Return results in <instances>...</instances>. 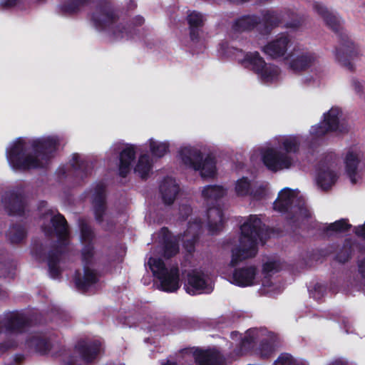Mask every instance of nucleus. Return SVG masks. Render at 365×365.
<instances>
[{
  "label": "nucleus",
  "instance_id": "f257e3e1",
  "mask_svg": "<svg viewBox=\"0 0 365 365\" xmlns=\"http://www.w3.org/2000/svg\"><path fill=\"white\" fill-rule=\"evenodd\" d=\"M62 140L63 136L58 134L17 138L6 148L7 162L14 171L44 168L53 158Z\"/></svg>",
  "mask_w": 365,
  "mask_h": 365
},
{
  "label": "nucleus",
  "instance_id": "f03ea898",
  "mask_svg": "<svg viewBox=\"0 0 365 365\" xmlns=\"http://www.w3.org/2000/svg\"><path fill=\"white\" fill-rule=\"evenodd\" d=\"M39 207L41 212L43 208H46V202H41ZM43 220L42 230L46 235H56L58 242L53 250L48 252L46 257L43 247L36 246L33 248L31 254L38 262L46 260L49 276L53 279H58L63 268L62 254L65 252L66 247L69 244V235L67 222L63 215L54 209H45L42 212Z\"/></svg>",
  "mask_w": 365,
  "mask_h": 365
},
{
  "label": "nucleus",
  "instance_id": "7ed1b4c3",
  "mask_svg": "<svg viewBox=\"0 0 365 365\" xmlns=\"http://www.w3.org/2000/svg\"><path fill=\"white\" fill-rule=\"evenodd\" d=\"M301 141L299 135H277L255 148L250 160L254 162L259 156L263 165L273 173L293 169L297 165L294 155L299 151Z\"/></svg>",
  "mask_w": 365,
  "mask_h": 365
},
{
  "label": "nucleus",
  "instance_id": "20e7f679",
  "mask_svg": "<svg viewBox=\"0 0 365 365\" xmlns=\"http://www.w3.org/2000/svg\"><path fill=\"white\" fill-rule=\"evenodd\" d=\"M218 53L222 56H233L244 68L252 71L259 81L273 83L281 79V71L278 66L267 63L257 51L245 53L242 50L223 42L219 45Z\"/></svg>",
  "mask_w": 365,
  "mask_h": 365
},
{
  "label": "nucleus",
  "instance_id": "39448f33",
  "mask_svg": "<svg viewBox=\"0 0 365 365\" xmlns=\"http://www.w3.org/2000/svg\"><path fill=\"white\" fill-rule=\"evenodd\" d=\"M240 245L232 252V259L228 267L236 266L240 261L255 256L257 245L264 243L262 221L257 215H250L241 227Z\"/></svg>",
  "mask_w": 365,
  "mask_h": 365
},
{
  "label": "nucleus",
  "instance_id": "423d86ee",
  "mask_svg": "<svg viewBox=\"0 0 365 365\" xmlns=\"http://www.w3.org/2000/svg\"><path fill=\"white\" fill-rule=\"evenodd\" d=\"M81 229V241L83 245L81 252L84 272L76 277L75 282L77 288L83 292H93L100 288L99 276L97 272L89 267L94 260V250L92 245L93 232L90 226L84 221L79 222Z\"/></svg>",
  "mask_w": 365,
  "mask_h": 365
},
{
  "label": "nucleus",
  "instance_id": "0eeeda50",
  "mask_svg": "<svg viewBox=\"0 0 365 365\" xmlns=\"http://www.w3.org/2000/svg\"><path fill=\"white\" fill-rule=\"evenodd\" d=\"M234 341L240 339L239 348L235 350V356H241L252 349L257 341H260L259 352L262 356L268 357L275 350L277 336L264 328H253L247 330L243 336L237 332L232 331L230 334Z\"/></svg>",
  "mask_w": 365,
  "mask_h": 365
},
{
  "label": "nucleus",
  "instance_id": "6e6552de",
  "mask_svg": "<svg viewBox=\"0 0 365 365\" xmlns=\"http://www.w3.org/2000/svg\"><path fill=\"white\" fill-rule=\"evenodd\" d=\"M227 189L220 185H208L202 187V204L206 207V221L208 231L213 235L219 232L223 225L224 218L217 201L225 197Z\"/></svg>",
  "mask_w": 365,
  "mask_h": 365
},
{
  "label": "nucleus",
  "instance_id": "1a4fd4ad",
  "mask_svg": "<svg viewBox=\"0 0 365 365\" xmlns=\"http://www.w3.org/2000/svg\"><path fill=\"white\" fill-rule=\"evenodd\" d=\"M273 208L279 212L289 214L291 217L297 220L311 216V212L299 191L288 187L282 189L279 192L278 197L273 203Z\"/></svg>",
  "mask_w": 365,
  "mask_h": 365
},
{
  "label": "nucleus",
  "instance_id": "9d476101",
  "mask_svg": "<svg viewBox=\"0 0 365 365\" xmlns=\"http://www.w3.org/2000/svg\"><path fill=\"white\" fill-rule=\"evenodd\" d=\"M145 266L160 282V289L167 292H174L180 288V274L177 266H168L153 254L148 258Z\"/></svg>",
  "mask_w": 365,
  "mask_h": 365
},
{
  "label": "nucleus",
  "instance_id": "9b49d317",
  "mask_svg": "<svg viewBox=\"0 0 365 365\" xmlns=\"http://www.w3.org/2000/svg\"><path fill=\"white\" fill-rule=\"evenodd\" d=\"M284 19V14L282 12L279 13L269 10L263 12L262 21H259V18L256 16H244L236 19L232 24V35L234 37L237 33L250 31L259 24H262L264 27L263 34L267 35L274 27L278 26Z\"/></svg>",
  "mask_w": 365,
  "mask_h": 365
},
{
  "label": "nucleus",
  "instance_id": "f8f14e48",
  "mask_svg": "<svg viewBox=\"0 0 365 365\" xmlns=\"http://www.w3.org/2000/svg\"><path fill=\"white\" fill-rule=\"evenodd\" d=\"M143 145L125 143L123 141L114 143L107 153V159L110 160L113 155H118V174L125 178L130 172L136 152L142 149Z\"/></svg>",
  "mask_w": 365,
  "mask_h": 365
},
{
  "label": "nucleus",
  "instance_id": "ddd939ff",
  "mask_svg": "<svg viewBox=\"0 0 365 365\" xmlns=\"http://www.w3.org/2000/svg\"><path fill=\"white\" fill-rule=\"evenodd\" d=\"M184 289L190 295L210 294L214 289V277L207 269H195L187 275Z\"/></svg>",
  "mask_w": 365,
  "mask_h": 365
},
{
  "label": "nucleus",
  "instance_id": "4468645a",
  "mask_svg": "<svg viewBox=\"0 0 365 365\" xmlns=\"http://www.w3.org/2000/svg\"><path fill=\"white\" fill-rule=\"evenodd\" d=\"M92 22L97 30L106 32L113 40L130 38L127 29L122 25L116 24L111 14L97 11L92 16Z\"/></svg>",
  "mask_w": 365,
  "mask_h": 365
},
{
  "label": "nucleus",
  "instance_id": "2eb2a0df",
  "mask_svg": "<svg viewBox=\"0 0 365 365\" xmlns=\"http://www.w3.org/2000/svg\"><path fill=\"white\" fill-rule=\"evenodd\" d=\"M28 324V318L20 312H8L0 317V332L4 330L9 337L16 338L26 331Z\"/></svg>",
  "mask_w": 365,
  "mask_h": 365
},
{
  "label": "nucleus",
  "instance_id": "dca6fc26",
  "mask_svg": "<svg viewBox=\"0 0 365 365\" xmlns=\"http://www.w3.org/2000/svg\"><path fill=\"white\" fill-rule=\"evenodd\" d=\"M318 62L315 53L300 46H296L286 57V63L289 69L294 73L315 66Z\"/></svg>",
  "mask_w": 365,
  "mask_h": 365
},
{
  "label": "nucleus",
  "instance_id": "f3484780",
  "mask_svg": "<svg viewBox=\"0 0 365 365\" xmlns=\"http://www.w3.org/2000/svg\"><path fill=\"white\" fill-rule=\"evenodd\" d=\"M222 274L230 283L241 287L254 286L259 282L258 270L253 265L236 268L232 273L223 271Z\"/></svg>",
  "mask_w": 365,
  "mask_h": 365
},
{
  "label": "nucleus",
  "instance_id": "a211bd4d",
  "mask_svg": "<svg viewBox=\"0 0 365 365\" xmlns=\"http://www.w3.org/2000/svg\"><path fill=\"white\" fill-rule=\"evenodd\" d=\"M92 163L78 154H73L68 164L60 167L58 173L62 177H76L83 179L91 173Z\"/></svg>",
  "mask_w": 365,
  "mask_h": 365
},
{
  "label": "nucleus",
  "instance_id": "6ab92c4d",
  "mask_svg": "<svg viewBox=\"0 0 365 365\" xmlns=\"http://www.w3.org/2000/svg\"><path fill=\"white\" fill-rule=\"evenodd\" d=\"M279 269V264L274 260H268L263 264L261 292L264 294L274 296L280 293L283 289V284L279 279L273 278L272 274Z\"/></svg>",
  "mask_w": 365,
  "mask_h": 365
},
{
  "label": "nucleus",
  "instance_id": "aec40b11",
  "mask_svg": "<svg viewBox=\"0 0 365 365\" xmlns=\"http://www.w3.org/2000/svg\"><path fill=\"white\" fill-rule=\"evenodd\" d=\"M202 150L201 144H182L178 150L177 159L182 167L193 170L202 160Z\"/></svg>",
  "mask_w": 365,
  "mask_h": 365
},
{
  "label": "nucleus",
  "instance_id": "412c9836",
  "mask_svg": "<svg viewBox=\"0 0 365 365\" xmlns=\"http://www.w3.org/2000/svg\"><path fill=\"white\" fill-rule=\"evenodd\" d=\"M88 195L92 202L96 220L99 223H102L104 220H108V215L106 212L105 184L102 182L93 184Z\"/></svg>",
  "mask_w": 365,
  "mask_h": 365
},
{
  "label": "nucleus",
  "instance_id": "4be33fe9",
  "mask_svg": "<svg viewBox=\"0 0 365 365\" xmlns=\"http://www.w3.org/2000/svg\"><path fill=\"white\" fill-rule=\"evenodd\" d=\"M339 173L333 162L324 161L321 163L317 169L315 180L317 185L322 190H329L337 182Z\"/></svg>",
  "mask_w": 365,
  "mask_h": 365
},
{
  "label": "nucleus",
  "instance_id": "5701e85b",
  "mask_svg": "<svg viewBox=\"0 0 365 365\" xmlns=\"http://www.w3.org/2000/svg\"><path fill=\"white\" fill-rule=\"evenodd\" d=\"M322 121L331 133L344 134L349 130V125L343 118V112L338 107H332L327 112L324 113Z\"/></svg>",
  "mask_w": 365,
  "mask_h": 365
},
{
  "label": "nucleus",
  "instance_id": "b1692460",
  "mask_svg": "<svg viewBox=\"0 0 365 365\" xmlns=\"http://www.w3.org/2000/svg\"><path fill=\"white\" fill-rule=\"evenodd\" d=\"M191 354L198 365H225L221 354L215 349H190L185 351Z\"/></svg>",
  "mask_w": 365,
  "mask_h": 365
},
{
  "label": "nucleus",
  "instance_id": "393cba45",
  "mask_svg": "<svg viewBox=\"0 0 365 365\" xmlns=\"http://www.w3.org/2000/svg\"><path fill=\"white\" fill-rule=\"evenodd\" d=\"M204 222L197 215H191L187 223V230L181 237L180 241L187 252L193 250L197 237L202 230Z\"/></svg>",
  "mask_w": 365,
  "mask_h": 365
},
{
  "label": "nucleus",
  "instance_id": "a878e982",
  "mask_svg": "<svg viewBox=\"0 0 365 365\" xmlns=\"http://www.w3.org/2000/svg\"><path fill=\"white\" fill-rule=\"evenodd\" d=\"M291 46V39L286 34H281L262 48L263 52L273 58L284 56Z\"/></svg>",
  "mask_w": 365,
  "mask_h": 365
},
{
  "label": "nucleus",
  "instance_id": "bb28decb",
  "mask_svg": "<svg viewBox=\"0 0 365 365\" xmlns=\"http://www.w3.org/2000/svg\"><path fill=\"white\" fill-rule=\"evenodd\" d=\"M155 160L147 151H141L133 166L134 173L143 179H146L152 173Z\"/></svg>",
  "mask_w": 365,
  "mask_h": 365
},
{
  "label": "nucleus",
  "instance_id": "cd10ccee",
  "mask_svg": "<svg viewBox=\"0 0 365 365\" xmlns=\"http://www.w3.org/2000/svg\"><path fill=\"white\" fill-rule=\"evenodd\" d=\"M3 202L9 215H21L25 210V200L20 194L14 192L5 195Z\"/></svg>",
  "mask_w": 365,
  "mask_h": 365
},
{
  "label": "nucleus",
  "instance_id": "c85d7f7f",
  "mask_svg": "<svg viewBox=\"0 0 365 365\" xmlns=\"http://www.w3.org/2000/svg\"><path fill=\"white\" fill-rule=\"evenodd\" d=\"M361 160V155L356 151H349L345 158L346 172L352 184H356L360 181L361 176L358 172V168Z\"/></svg>",
  "mask_w": 365,
  "mask_h": 365
},
{
  "label": "nucleus",
  "instance_id": "c756f323",
  "mask_svg": "<svg viewBox=\"0 0 365 365\" xmlns=\"http://www.w3.org/2000/svg\"><path fill=\"white\" fill-rule=\"evenodd\" d=\"M180 187L176 180L168 177L165 178L160 185V192L162 200L165 205H170L175 201Z\"/></svg>",
  "mask_w": 365,
  "mask_h": 365
},
{
  "label": "nucleus",
  "instance_id": "7c9ffc66",
  "mask_svg": "<svg viewBox=\"0 0 365 365\" xmlns=\"http://www.w3.org/2000/svg\"><path fill=\"white\" fill-rule=\"evenodd\" d=\"M193 171L197 172L203 180L214 179L217 174L215 158L210 155L202 157Z\"/></svg>",
  "mask_w": 365,
  "mask_h": 365
},
{
  "label": "nucleus",
  "instance_id": "2f4dec72",
  "mask_svg": "<svg viewBox=\"0 0 365 365\" xmlns=\"http://www.w3.org/2000/svg\"><path fill=\"white\" fill-rule=\"evenodd\" d=\"M78 353L82 359L86 362L92 361L101 352V344L98 341H81L76 346Z\"/></svg>",
  "mask_w": 365,
  "mask_h": 365
},
{
  "label": "nucleus",
  "instance_id": "473e14b6",
  "mask_svg": "<svg viewBox=\"0 0 365 365\" xmlns=\"http://www.w3.org/2000/svg\"><path fill=\"white\" fill-rule=\"evenodd\" d=\"M143 145L148 148L150 156L155 159L163 158L170 153L171 143L169 140H158L154 138H149Z\"/></svg>",
  "mask_w": 365,
  "mask_h": 365
},
{
  "label": "nucleus",
  "instance_id": "72a5a7b5",
  "mask_svg": "<svg viewBox=\"0 0 365 365\" xmlns=\"http://www.w3.org/2000/svg\"><path fill=\"white\" fill-rule=\"evenodd\" d=\"M331 131L322 120L319 123L311 126L309 130V135L306 138V142L310 148L319 146L322 142L323 138Z\"/></svg>",
  "mask_w": 365,
  "mask_h": 365
},
{
  "label": "nucleus",
  "instance_id": "f704fd0d",
  "mask_svg": "<svg viewBox=\"0 0 365 365\" xmlns=\"http://www.w3.org/2000/svg\"><path fill=\"white\" fill-rule=\"evenodd\" d=\"M26 348L29 351L43 354L50 350L51 344L41 334L36 333L29 336L26 339Z\"/></svg>",
  "mask_w": 365,
  "mask_h": 365
},
{
  "label": "nucleus",
  "instance_id": "c9c22d12",
  "mask_svg": "<svg viewBox=\"0 0 365 365\" xmlns=\"http://www.w3.org/2000/svg\"><path fill=\"white\" fill-rule=\"evenodd\" d=\"M313 9L319 14L324 20L326 24L334 31H338L341 26V19L330 12L325 6L321 3L315 2L313 4Z\"/></svg>",
  "mask_w": 365,
  "mask_h": 365
},
{
  "label": "nucleus",
  "instance_id": "e433bc0d",
  "mask_svg": "<svg viewBox=\"0 0 365 365\" xmlns=\"http://www.w3.org/2000/svg\"><path fill=\"white\" fill-rule=\"evenodd\" d=\"M187 20L190 29V38L192 41H195L199 38V28L203 26L205 16L193 11L187 15Z\"/></svg>",
  "mask_w": 365,
  "mask_h": 365
},
{
  "label": "nucleus",
  "instance_id": "4c0bfd02",
  "mask_svg": "<svg viewBox=\"0 0 365 365\" xmlns=\"http://www.w3.org/2000/svg\"><path fill=\"white\" fill-rule=\"evenodd\" d=\"M253 185V180L247 177H242L237 179L234 184V192L238 197H250Z\"/></svg>",
  "mask_w": 365,
  "mask_h": 365
},
{
  "label": "nucleus",
  "instance_id": "58836bf2",
  "mask_svg": "<svg viewBox=\"0 0 365 365\" xmlns=\"http://www.w3.org/2000/svg\"><path fill=\"white\" fill-rule=\"evenodd\" d=\"M160 235H162V241L164 244V255L166 257H170L175 255L178 252V245L175 240H173L170 237L169 231L167 228H162L160 230Z\"/></svg>",
  "mask_w": 365,
  "mask_h": 365
},
{
  "label": "nucleus",
  "instance_id": "ea45409f",
  "mask_svg": "<svg viewBox=\"0 0 365 365\" xmlns=\"http://www.w3.org/2000/svg\"><path fill=\"white\" fill-rule=\"evenodd\" d=\"M269 193V185L267 182H254L252 187L250 198L259 200L265 198Z\"/></svg>",
  "mask_w": 365,
  "mask_h": 365
},
{
  "label": "nucleus",
  "instance_id": "a19ab883",
  "mask_svg": "<svg viewBox=\"0 0 365 365\" xmlns=\"http://www.w3.org/2000/svg\"><path fill=\"white\" fill-rule=\"evenodd\" d=\"M350 227L351 225L348 224L345 220L342 219L333 223H330L329 225H324L323 229L327 236H331L346 232Z\"/></svg>",
  "mask_w": 365,
  "mask_h": 365
},
{
  "label": "nucleus",
  "instance_id": "79ce46f5",
  "mask_svg": "<svg viewBox=\"0 0 365 365\" xmlns=\"http://www.w3.org/2000/svg\"><path fill=\"white\" fill-rule=\"evenodd\" d=\"M274 365H307L306 361L294 358L291 354L283 353L279 356Z\"/></svg>",
  "mask_w": 365,
  "mask_h": 365
},
{
  "label": "nucleus",
  "instance_id": "37998d69",
  "mask_svg": "<svg viewBox=\"0 0 365 365\" xmlns=\"http://www.w3.org/2000/svg\"><path fill=\"white\" fill-rule=\"evenodd\" d=\"M7 235L11 243H19L25 237L26 231L22 226L16 225L9 230Z\"/></svg>",
  "mask_w": 365,
  "mask_h": 365
},
{
  "label": "nucleus",
  "instance_id": "c03bdc74",
  "mask_svg": "<svg viewBox=\"0 0 365 365\" xmlns=\"http://www.w3.org/2000/svg\"><path fill=\"white\" fill-rule=\"evenodd\" d=\"M354 48V43L351 41L347 40L346 42H344L341 47L336 50V57L338 61H342L344 55H346V56H351Z\"/></svg>",
  "mask_w": 365,
  "mask_h": 365
},
{
  "label": "nucleus",
  "instance_id": "a18cd8bd",
  "mask_svg": "<svg viewBox=\"0 0 365 365\" xmlns=\"http://www.w3.org/2000/svg\"><path fill=\"white\" fill-rule=\"evenodd\" d=\"M88 0H68L63 5L62 9L66 13L76 12L81 6H83Z\"/></svg>",
  "mask_w": 365,
  "mask_h": 365
},
{
  "label": "nucleus",
  "instance_id": "49530a36",
  "mask_svg": "<svg viewBox=\"0 0 365 365\" xmlns=\"http://www.w3.org/2000/svg\"><path fill=\"white\" fill-rule=\"evenodd\" d=\"M309 292L310 295L314 299L319 300L323 297L325 292V287L321 284H315L313 289H311Z\"/></svg>",
  "mask_w": 365,
  "mask_h": 365
},
{
  "label": "nucleus",
  "instance_id": "de8ad7c7",
  "mask_svg": "<svg viewBox=\"0 0 365 365\" xmlns=\"http://www.w3.org/2000/svg\"><path fill=\"white\" fill-rule=\"evenodd\" d=\"M23 0H0V7L3 9H8L19 6Z\"/></svg>",
  "mask_w": 365,
  "mask_h": 365
},
{
  "label": "nucleus",
  "instance_id": "09e8293b",
  "mask_svg": "<svg viewBox=\"0 0 365 365\" xmlns=\"http://www.w3.org/2000/svg\"><path fill=\"white\" fill-rule=\"evenodd\" d=\"M344 251H341V252H339L336 256L337 259L341 262H346L348 260V259L349 258L350 254H351V251H350L349 248L344 246Z\"/></svg>",
  "mask_w": 365,
  "mask_h": 365
},
{
  "label": "nucleus",
  "instance_id": "8fccbe9b",
  "mask_svg": "<svg viewBox=\"0 0 365 365\" xmlns=\"http://www.w3.org/2000/svg\"><path fill=\"white\" fill-rule=\"evenodd\" d=\"M192 212V209L189 205H183L180 208V215L182 218L187 219Z\"/></svg>",
  "mask_w": 365,
  "mask_h": 365
},
{
  "label": "nucleus",
  "instance_id": "3c124183",
  "mask_svg": "<svg viewBox=\"0 0 365 365\" xmlns=\"http://www.w3.org/2000/svg\"><path fill=\"white\" fill-rule=\"evenodd\" d=\"M327 365H349V363L346 359L339 358L330 361Z\"/></svg>",
  "mask_w": 365,
  "mask_h": 365
},
{
  "label": "nucleus",
  "instance_id": "603ef678",
  "mask_svg": "<svg viewBox=\"0 0 365 365\" xmlns=\"http://www.w3.org/2000/svg\"><path fill=\"white\" fill-rule=\"evenodd\" d=\"M354 232L356 235L362 237L365 239V224L355 227Z\"/></svg>",
  "mask_w": 365,
  "mask_h": 365
},
{
  "label": "nucleus",
  "instance_id": "864d4df0",
  "mask_svg": "<svg viewBox=\"0 0 365 365\" xmlns=\"http://www.w3.org/2000/svg\"><path fill=\"white\" fill-rule=\"evenodd\" d=\"M352 86L357 93H359L363 88V85L361 84V83L356 80L352 81Z\"/></svg>",
  "mask_w": 365,
  "mask_h": 365
},
{
  "label": "nucleus",
  "instance_id": "5fc2aeb1",
  "mask_svg": "<svg viewBox=\"0 0 365 365\" xmlns=\"http://www.w3.org/2000/svg\"><path fill=\"white\" fill-rule=\"evenodd\" d=\"M24 359V355L22 354H16L13 356L12 361L6 363V365H14L13 362L15 364H18L21 362Z\"/></svg>",
  "mask_w": 365,
  "mask_h": 365
},
{
  "label": "nucleus",
  "instance_id": "6e6d98bb",
  "mask_svg": "<svg viewBox=\"0 0 365 365\" xmlns=\"http://www.w3.org/2000/svg\"><path fill=\"white\" fill-rule=\"evenodd\" d=\"M359 272L361 274V277L365 278V259L359 262Z\"/></svg>",
  "mask_w": 365,
  "mask_h": 365
},
{
  "label": "nucleus",
  "instance_id": "4d7b16f0",
  "mask_svg": "<svg viewBox=\"0 0 365 365\" xmlns=\"http://www.w3.org/2000/svg\"><path fill=\"white\" fill-rule=\"evenodd\" d=\"M299 25V21H294L293 22H287L286 24V26L287 27H289V28H296Z\"/></svg>",
  "mask_w": 365,
  "mask_h": 365
},
{
  "label": "nucleus",
  "instance_id": "13d9d810",
  "mask_svg": "<svg viewBox=\"0 0 365 365\" xmlns=\"http://www.w3.org/2000/svg\"><path fill=\"white\" fill-rule=\"evenodd\" d=\"M17 345V342L14 340H13L11 342H10L9 344H7L6 346V348H10V347H13V346H15Z\"/></svg>",
  "mask_w": 365,
  "mask_h": 365
},
{
  "label": "nucleus",
  "instance_id": "bf43d9fd",
  "mask_svg": "<svg viewBox=\"0 0 365 365\" xmlns=\"http://www.w3.org/2000/svg\"><path fill=\"white\" fill-rule=\"evenodd\" d=\"M162 365H177V364L174 361H167L165 363Z\"/></svg>",
  "mask_w": 365,
  "mask_h": 365
},
{
  "label": "nucleus",
  "instance_id": "052dcab7",
  "mask_svg": "<svg viewBox=\"0 0 365 365\" xmlns=\"http://www.w3.org/2000/svg\"><path fill=\"white\" fill-rule=\"evenodd\" d=\"M305 81H306L307 83H311V81H310L309 79H308V78H306V79H305Z\"/></svg>",
  "mask_w": 365,
  "mask_h": 365
},
{
  "label": "nucleus",
  "instance_id": "680f3d73",
  "mask_svg": "<svg viewBox=\"0 0 365 365\" xmlns=\"http://www.w3.org/2000/svg\"><path fill=\"white\" fill-rule=\"evenodd\" d=\"M142 22H143V19H142V18H140V23H139V24H141Z\"/></svg>",
  "mask_w": 365,
  "mask_h": 365
}]
</instances>
